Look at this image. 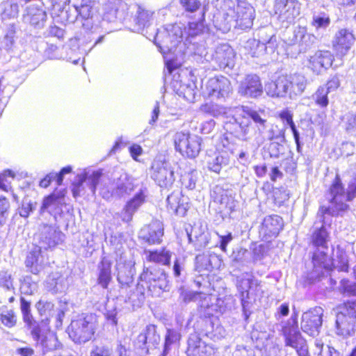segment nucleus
<instances>
[{
	"mask_svg": "<svg viewBox=\"0 0 356 356\" xmlns=\"http://www.w3.org/2000/svg\"><path fill=\"white\" fill-rule=\"evenodd\" d=\"M355 197L356 173L350 181L346 193L339 175H337L327 195L330 206L328 207H321L318 211V216L323 218L325 213H329L332 216L338 215L340 212L348 209L349 207L346 202L352 200Z\"/></svg>",
	"mask_w": 356,
	"mask_h": 356,
	"instance_id": "f257e3e1",
	"label": "nucleus"
},
{
	"mask_svg": "<svg viewBox=\"0 0 356 356\" xmlns=\"http://www.w3.org/2000/svg\"><path fill=\"white\" fill-rule=\"evenodd\" d=\"M264 110L256 111L248 106H243L240 113L234 119L233 122L226 124L227 129H231V126L234 128L235 135L243 140L250 139V119L257 124L259 131H261V127H266V119Z\"/></svg>",
	"mask_w": 356,
	"mask_h": 356,
	"instance_id": "f03ea898",
	"label": "nucleus"
},
{
	"mask_svg": "<svg viewBox=\"0 0 356 356\" xmlns=\"http://www.w3.org/2000/svg\"><path fill=\"white\" fill-rule=\"evenodd\" d=\"M356 332V305L353 302L345 303L339 307L336 315L335 333L343 338L355 335Z\"/></svg>",
	"mask_w": 356,
	"mask_h": 356,
	"instance_id": "7ed1b4c3",
	"label": "nucleus"
},
{
	"mask_svg": "<svg viewBox=\"0 0 356 356\" xmlns=\"http://www.w3.org/2000/svg\"><path fill=\"white\" fill-rule=\"evenodd\" d=\"M140 280L145 282L147 292L152 296H159L165 291L168 290V281L164 270L156 267H147L143 269Z\"/></svg>",
	"mask_w": 356,
	"mask_h": 356,
	"instance_id": "20e7f679",
	"label": "nucleus"
},
{
	"mask_svg": "<svg viewBox=\"0 0 356 356\" xmlns=\"http://www.w3.org/2000/svg\"><path fill=\"white\" fill-rule=\"evenodd\" d=\"M328 241L329 234L325 226L322 225L321 227L316 228L312 236V244L316 248L312 258L315 266H318L325 269L330 268V259L326 252Z\"/></svg>",
	"mask_w": 356,
	"mask_h": 356,
	"instance_id": "39448f33",
	"label": "nucleus"
},
{
	"mask_svg": "<svg viewBox=\"0 0 356 356\" xmlns=\"http://www.w3.org/2000/svg\"><path fill=\"white\" fill-rule=\"evenodd\" d=\"M174 143L177 151L188 158H195L198 156L202 147V138L188 132H177L174 136Z\"/></svg>",
	"mask_w": 356,
	"mask_h": 356,
	"instance_id": "423d86ee",
	"label": "nucleus"
},
{
	"mask_svg": "<svg viewBox=\"0 0 356 356\" xmlns=\"http://www.w3.org/2000/svg\"><path fill=\"white\" fill-rule=\"evenodd\" d=\"M286 346L296 349L298 356H309L306 341L298 330L296 316H291L286 325L282 327Z\"/></svg>",
	"mask_w": 356,
	"mask_h": 356,
	"instance_id": "0eeeda50",
	"label": "nucleus"
},
{
	"mask_svg": "<svg viewBox=\"0 0 356 356\" xmlns=\"http://www.w3.org/2000/svg\"><path fill=\"white\" fill-rule=\"evenodd\" d=\"M231 92V83L223 76L209 79L203 88L204 95L212 100H224Z\"/></svg>",
	"mask_w": 356,
	"mask_h": 356,
	"instance_id": "6e6552de",
	"label": "nucleus"
},
{
	"mask_svg": "<svg viewBox=\"0 0 356 356\" xmlns=\"http://www.w3.org/2000/svg\"><path fill=\"white\" fill-rule=\"evenodd\" d=\"M92 317H85L71 322L67 328L70 337L75 343H86L91 339L95 333Z\"/></svg>",
	"mask_w": 356,
	"mask_h": 356,
	"instance_id": "1a4fd4ad",
	"label": "nucleus"
},
{
	"mask_svg": "<svg viewBox=\"0 0 356 356\" xmlns=\"http://www.w3.org/2000/svg\"><path fill=\"white\" fill-rule=\"evenodd\" d=\"M223 149L216 153L213 156H209L207 160L208 168L210 170L219 173L221 169L228 166L234 154V145L230 144L227 138L222 140Z\"/></svg>",
	"mask_w": 356,
	"mask_h": 356,
	"instance_id": "9d476101",
	"label": "nucleus"
},
{
	"mask_svg": "<svg viewBox=\"0 0 356 356\" xmlns=\"http://www.w3.org/2000/svg\"><path fill=\"white\" fill-rule=\"evenodd\" d=\"M152 178L161 188H170L175 180L173 168L168 162L155 161L152 164Z\"/></svg>",
	"mask_w": 356,
	"mask_h": 356,
	"instance_id": "9b49d317",
	"label": "nucleus"
},
{
	"mask_svg": "<svg viewBox=\"0 0 356 356\" xmlns=\"http://www.w3.org/2000/svg\"><path fill=\"white\" fill-rule=\"evenodd\" d=\"M323 309L317 307L304 312L302 315L301 329L310 336L318 334L322 325Z\"/></svg>",
	"mask_w": 356,
	"mask_h": 356,
	"instance_id": "f8f14e48",
	"label": "nucleus"
},
{
	"mask_svg": "<svg viewBox=\"0 0 356 356\" xmlns=\"http://www.w3.org/2000/svg\"><path fill=\"white\" fill-rule=\"evenodd\" d=\"M238 92L243 97L257 98L263 93V87L259 77L256 74L245 76L239 83Z\"/></svg>",
	"mask_w": 356,
	"mask_h": 356,
	"instance_id": "ddd939ff",
	"label": "nucleus"
},
{
	"mask_svg": "<svg viewBox=\"0 0 356 356\" xmlns=\"http://www.w3.org/2000/svg\"><path fill=\"white\" fill-rule=\"evenodd\" d=\"M274 8L282 22H291L299 13L297 0H275Z\"/></svg>",
	"mask_w": 356,
	"mask_h": 356,
	"instance_id": "4468645a",
	"label": "nucleus"
},
{
	"mask_svg": "<svg viewBox=\"0 0 356 356\" xmlns=\"http://www.w3.org/2000/svg\"><path fill=\"white\" fill-rule=\"evenodd\" d=\"M101 176L102 172L100 171L92 172L90 175L84 172L77 175V179L73 184V196L76 197L81 195V193L84 190V184L88 186L92 193L95 194L97 185L99 183Z\"/></svg>",
	"mask_w": 356,
	"mask_h": 356,
	"instance_id": "2eb2a0df",
	"label": "nucleus"
},
{
	"mask_svg": "<svg viewBox=\"0 0 356 356\" xmlns=\"http://www.w3.org/2000/svg\"><path fill=\"white\" fill-rule=\"evenodd\" d=\"M333 55L329 51L319 50L309 56L308 67L314 73L320 74L332 66Z\"/></svg>",
	"mask_w": 356,
	"mask_h": 356,
	"instance_id": "dca6fc26",
	"label": "nucleus"
},
{
	"mask_svg": "<svg viewBox=\"0 0 356 356\" xmlns=\"http://www.w3.org/2000/svg\"><path fill=\"white\" fill-rule=\"evenodd\" d=\"M160 341V336L157 334L156 327L153 325H147L144 330L137 337L135 346L145 353H149V349L156 347Z\"/></svg>",
	"mask_w": 356,
	"mask_h": 356,
	"instance_id": "f3484780",
	"label": "nucleus"
},
{
	"mask_svg": "<svg viewBox=\"0 0 356 356\" xmlns=\"http://www.w3.org/2000/svg\"><path fill=\"white\" fill-rule=\"evenodd\" d=\"M26 266L33 274L39 273L48 263V259L42 247L35 246L28 254L26 259Z\"/></svg>",
	"mask_w": 356,
	"mask_h": 356,
	"instance_id": "a211bd4d",
	"label": "nucleus"
},
{
	"mask_svg": "<svg viewBox=\"0 0 356 356\" xmlns=\"http://www.w3.org/2000/svg\"><path fill=\"white\" fill-rule=\"evenodd\" d=\"M284 222L282 218L277 215L268 216L264 218L260 229V234L265 240L276 237L282 229Z\"/></svg>",
	"mask_w": 356,
	"mask_h": 356,
	"instance_id": "6ab92c4d",
	"label": "nucleus"
},
{
	"mask_svg": "<svg viewBox=\"0 0 356 356\" xmlns=\"http://www.w3.org/2000/svg\"><path fill=\"white\" fill-rule=\"evenodd\" d=\"M355 42L353 34L347 29H341L339 31L333 40V48L336 51L337 56H343L350 49Z\"/></svg>",
	"mask_w": 356,
	"mask_h": 356,
	"instance_id": "aec40b11",
	"label": "nucleus"
},
{
	"mask_svg": "<svg viewBox=\"0 0 356 356\" xmlns=\"http://www.w3.org/2000/svg\"><path fill=\"white\" fill-rule=\"evenodd\" d=\"M167 208L170 213L184 216L189 208L188 197L180 191H174L167 197Z\"/></svg>",
	"mask_w": 356,
	"mask_h": 356,
	"instance_id": "412c9836",
	"label": "nucleus"
},
{
	"mask_svg": "<svg viewBox=\"0 0 356 356\" xmlns=\"http://www.w3.org/2000/svg\"><path fill=\"white\" fill-rule=\"evenodd\" d=\"M163 235V227L159 220L152 221L144 226L139 232V237L148 244L160 243Z\"/></svg>",
	"mask_w": 356,
	"mask_h": 356,
	"instance_id": "4be33fe9",
	"label": "nucleus"
},
{
	"mask_svg": "<svg viewBox=\"0 0 356 356\" xmlns=\"http://www.w3.org/2000/svg\"><path fill=\"white\" fill-rule=\"evenodd\" d=\"M180 298L181 300L188 303L190 302H198V304L201 308H204L208 310L206 312L207 315H212V311L213 305H209V302L211 300V296L202 293H198L193 291L182 290L180 293Z\"/></svg>",
	"mask_w": 356,
	"mask_h": 356,
	"instance_id": "5701e85b",
	"label": "nucleus"
},
{
	"mask_svg": "<svg viewBox=\"0 0 356 356\" xmlns=\"http://www.w3.org/2000/svg\"><path fill=\"white\" fill-rule=\"evenodd\" d=\"M289 75H282L277 79L266 85L267 94L273 97H289Z\"/></svg>",
	"mask_w": 356,
	"mask_h": 356,
	"instance_id": "b1692460",
	"label": "nucleus"
},
{
	"mask_svg": "<svg viewBox=\"0 0 356 356\" xmlns=\"http://www.w3.org/2000/svg\"><path fill=\"white\" fill-rule=\"evenodd\" d=\"M138 185V181L136 179L123 172L115 181L113 191L117 195L123 197L130 195Z\"/></svg>",
	"mask_w": 356,
	"mask_h": 356,
	"instance_id": "393cba45",
	"label": "nucleus"
},
{
	"mask_svg": "<svg viewBox=\"0 0 356 356\" xmlns=\"http://www.w3.org/2000/svg\"><path fill=\"white\" fill-rule=\"evenodd\" d=\"M145 195L142 189L130 200H129L122 211L120 216L122 221L129 222L131 221L135 212L140 208V207L145 202Z\"/></svg>",
	"mask_w": 356,
	"mask_h": 356,
	"instance_id": "a878e982",
	"label": "nucleus"
},
{
	"mask_svg": "<svg viewBox=\"0 0 356 356\" xmlns=\"http://www.w3.org/2000/svg\"><path fill=\"white\" fill-rule=\"evenodd\" d=\"M289 98L291 99H296L301 95L307 85V79L300 74H289Z\"/></svg>",
	"mask_w": 356,
	"mask_h": 356,
	"instance_id": "bb28decb",
	"label": "nucleus"
},
{
	"mask_svg": "<svg viewBox=\"0 0 356 356\" xmlns=\"http://www.w3.org/2000/svg\"><path fill=\"white\" fill-rule=\"evenodd\" d=\"M234 56V49L227 44H222L216 48V58L225 66L229 67L233 64Z\"/></svg>",
	"mask_w": 356,
	"mask_h": 356,
	"instance_id": "cd10ccee",
	"label": "nucleus"
},
{
	"mask_svg": "<svg viewBox=\"0 0 356 356\" xmlns=\"http://www.w3.org/2000/svg\"><path fill=\"white\" fill-rule=\"evenodd\" d=\"M111 265V261L108 258L104 257L98 266L99 270L98 282L104 289L107 288L112 278Z\"/></svg>",
	"mask_w": 356,
	"mask_h": 356,
	"instance_id": "c85d7f7f",
	"label": "nucleus"
},
{
	"mask_svg": "<svg viewBox=\"0 0 356 356\" xmlns=\"http://www.w3.org/2000/svg\"><path fill=\"white\" fill-rule=\"evenodd\" d=\"M146 259L147 261L163 265H169L171 258V253L165 249L161 250L150 251L145 250Z\"/></svg>",
	"mask_w": 356,
	"mask_h": 356,
	"instance_id": "c756f323",
	"label": "nucleus"
},
{
	"mask_svg": "<svg viewBox=\"0 0 356 356\" xmlns=\"http://www.w3.org/2000/svg\"><path fill=\"white\" fill-rule=\"evenodd\" d=\"M236 14V21L253 22L254 19V9L252 6L246 3L245 1L238 2Z\"/></svg>",
	"mask_w": 356,
	"mask_h": 356,
	"instance_id": "7c9ffc66",
	"label": "nucleus"
},
{
	"mask_svg": "<svg viewBox=\"0 0 356 356\" xmlns=\"http://www.w3.org/2000/svg\"><path fill=\"white\" fill-rule=\"evenodd\" d=\"M24 20L29 22H43L47 20V14L40 6H30L26 8Z\"/></svg>",
	"mask_w": 356,
	"mask_h": 356,
	"instance_id": "2f4dec72",
	"label": "nucleus"
},
{
	"mask_svg": "<svg viewBox=\"0 0 356 356\" xmlns=\"http://www.w3.org/2000/svg\"><path fill=\"white\" fill-rule=\"evenodd\" d=\"M47 287L53 293L61 292L65 289V279L59 273H53L47 280Z\"/></svg>",
	"mask_w": 356,
	"mask_h": 356,
	"instance_id": "473e14b6",
	"label": "nucleus"
},
{
	"mask_svg": "<svg viewBox=\"0 0 356 356\" xmlns=\"http://www.w3.org/2000/svg\"><path fill=\"white\" fill-rule=\"evenodd\" d=\"M285 127H280L277 124H270L265 131L263 139L284 143L285 141Z\"/></svg>",
	"mask_w": 356,
	"mask_h": 356,
	"instance_id": "72a5a7b5",
	"label": "nucleus"
},
{
	"mask_svg": "<svg viewBox=\"0 0 356 356\" xmlns=\"http://www.w3.org/2000/svg\"><path fill=\"white\" fill-rule=\"evenodd\" d=\"M200 111L204 113L218 118L227 114V108L213 102H209L202 104L200 106Z\"/></svg>",
	"mask_w": 356,
	"mask_h": 356,
	"instance_id": "f704fd0d",
	"label": "nucleus"
},
{
	"mask_svg": "<svg viewBox=\"0 0 356 356\" xmlns=\"http://www.w3.org/2000/svg\"><path fill=\"white\" fill-rule=\"evenodd\" d=\"M203 346L206 345L197 334H191L188 340L187 356H200Z\"/></svg>",
	"mask_w": 356,
	"mask_h": 356,
	"instance_id": "c9c22d12",
	"label": "nucleus"
},
{
	"mask_svg": "<svg viewBox=\"0 0 356 356\" xmlns=\"http://www.w3.org/2000/svg\"><path fill=\"white\" fill-rule=\"evenodd\" d=\"M60 199L55 195H50L44 200L42 205L40 208V212L44 213V211H47L50 213H58L60 211Z\"/></svg>",
	"mask_w": 356,
	"mask_h": 356,
	"instance_id": "e433bc0d",
	"label": "nucleus"
},
{
	"mask_svg": "<svg viewBox=\"0 0 356 356\" xmlns=\"http://www.w3.org/2000/svg\"><path fill=\"white\" fill-rule=\"evenodd\" d=\"M312 38L314 39V36L305 33V30H300V29L297 33L294 31V38L292 40L291 45L296 46V43L299 42L298 52H305L309 47V44H307V42L310 41Z\"/></svg>",
	"mask_w": 356,
	"mask_h": 356,
	"instance_id": "4c0bfd02",
	"label": "nucleus"
},
{
	"mask_svg": "<svg viewBox=\"0 0 356 356\" xmlns=\"http://www.w3.org/2000/svg\"><path fill=\"white\" fill-rule=\"evenodd\" d=\"M37 203L33 202L28 197H24L17 209L19 216L24 218H27L36 209Z\"/></svg>",
	"mask_w": 356,
	"mask_h": 356,
	"instance_id": "58836bf2",
	"label": "nucleus"
},
{
	"mask_svg": "<svg viewBox=\"0 0 356 356\" xmlns=\"http://www.w3.org/2000/svg\"><path fill=\"white\" fill-rule=\"evenodd\" d=\"M253 284H257V280L250 279L249 277L241 278L240 280H238L237 288L241 293V301L243 304L244 299L249 298V290L252 288Z\"/></svg>",
	"mask_w": 356,
	"mask_h": 356,
	"instance_id": "ea45409f",
	"label": "nucleus"
},
{
	"mask_svg": "<svg viewBox=\"0 0 356 356\" xmlns=\"http://www.w3.org/2000/svg\"><path fill=\"white\" fill-rule=\"evenodd\" d=\"M0 286L6 290L10 294L8 302L11 303L15 300V288L13 287L11 275L8 273L0 274Z\"/></svg>",
	"mask_w": 356,
	"mask_h": 356,
	"instance_id": "a19ab883",
	"label": "nucleus"
},
{
	"mask_svg": "<svg viewBox=\"0 0 356 356\" xmlns=\"http://www.w3.org/2000/svg\"><path fill=\"white\" fill-rule=\"evenodd\" d=\"M18 12V6L17 3L6 2L3 4L1 19L3 21L13 19L17 16Z\"/></svg>",
	"mask_w": 356,
	"mask_h": 356,
	"instance_id": "79ce46f5",
	"label": "nucleus"
},
{
	"mask_svg": "<svg viewBox=\"0 0 356 356\" xmlns=\"http://www.w3.org/2000/svg\"><path fill=\"white\" fill-rule=\"evenodd\" d=\"M332 264L339 271H348V264L346 253L338 250L337 252L336 258L333 259Z\"/></svg>",
	"mask_w": 356,
	"mask_h": 356,
	"instance_id": "37998d69",
	"label": "nucleus"
},
{
	"mask_svg": "<svg viewBox=\"0 0 356 356\" xmlns=\"http://www.w3.org/2000/svg\"><path fill=\"white\" fill-rule=\"evenodd\" d=\"M44 229V234L47 235L42 237V243H44L42 248L46 250L47 248H50L56 245L57 234L51 227H46Z\"/></svg>",
	"mask_w": 356,
	"mask_h": 356,
	"instance_id": "c03bdc74",
	"label": "nucleus"
},
{
	"mask_svg": "<svg viewBox=\"0 0 356 356\" xmlns=\"http://www.w3.org/2000/svg\"><path fill=\"white\" fill-rule=\"evenodd\" d=\"M328 93L329 92L327 89H326L324 86H321L318 88L315 94L313 95V98L318 105L322 107H325L328 104Z\"/></svg>",
	"mask_w": 356,
	"mask_h": 356,
	"instance_id": "a18cd8bd",
	"label": "nucleus"
},
{
	"mask_svg": "<svg viewBox=\"0 0 356 356\" xmlns=\"http://www.w3.org/2000/svg\"><path fill=\"white\" fill-rule=\"evenodd\" d=\"M178 93L179 95H182L187 101L193 102L196 95L194 84L181 86L178 90Z\"/></svg>",
	"mask_w": 356,
	"mask_h": 356,
	"instance_id": "49530a36",
	"label": "nucleus"
},
{
	"mask_svg": "<svg viewBox=\"0 0 356 356\" xmlns=\"http://www.w3.org/2000/svg\"><path fill=\"white\" fill-rule=\"evenodd\" d=\"M316 347L319 350L318 355L321 356H339L340 353L339 351L335 350L334 348L329 346L324 347L323 342L321 340H316Z\"/></svg>",
	"mask_w": 356,
	"mask_h": 356,
	"instance_id": "de8ad7c7",
	"label": "nucleus"
},
{
	"mask_svg": "<svg viewBox=\"0 0 356 356\" xmlns=\"http://www.w3.org/2000/svg\"><path fill=\"white\" fill-rule=\"evenodd\" d=\"M42 346L47 350L56 349L59 346L56 337L52 334H48L44 338L41 339Z\"/></svg>",
	"mask_w": 356,
	"mask_h": 356,
	"instance_id": "09e8293b",
	"label": "nucleus"
},
{
	"mask_svg": "<svg viewBox=\"0 0 356 356\" xmlns=\"http://www.w3.org/2000/svg\"><path fill=\"white\" fill-rule=\"evenodd\" d=\"M339 291L343 294L356 296V283L350 282L348 280L342 279L340 282Z\"/></svg>",
	"mask_w": 356,
	"mask_h": 356,
	"instance_id": "8fccbe9b",
	"label": "nucleus"
},
{
	"mask_svg": "<svg viewBox=\"0 0 356 356\" xmlns=\"http://www.w3.org/2000/svg\"><path fill=\"white\" fill-rule=\"evenodd\" d=\"M133 272L131 269L120 270L118 272V280L122 286H128L133 282Z\"/></svg>",
	"mask_w": 356,
	"mask_h": 356,
	"instance_id": "3c124183",
	"label": "nucleus"
},
{
	"mask_svg": "<svg viewBox=\"0 0 356 356\" xmlns=\"http://www.w3.org/2000/svg\"><path fill=\"white\" fill-rule=\"evenodd\" d=\"M179 3L188 13H195L201 6V2L199 0H179Z\"/></svg>",
	"mask_w": 356,
	"mask_h": 356,
	"instance_id": "603ef678",
	"label": "nucleus"
},
{
	"mask_svg": "<svg viewBox=\"0 0 356 356\" xmlns=\"http://www.w3.org/2000/svg\"><path fill=\"white\" fill-rule=\"evenodd\" d=\"M343 122L345 129L347 131H350L356 129V111L348 112L343 118Z\"/></svg>",
	"mask_w": 356,
	"mask_h": 356,
	"instance_id": "864d4df0",
	"label": "nucleus"
},
{
	"mask_svg": "<svg viewBox=\"0 0 356 356\" xmlns=\"http://www.w3.org/2000/svg\"><path fill=\"white\" fill-rule=\"evenodd\" d=\"M153 15V12L146 10L140 6H138V22H149V21L154 20Z\"/></svg>",
	"mask_w": 356,
	"mask_h": 356,
	"instance_id": "5fc2aeb1",
	"label": "nucleus"
},
{
	"mask_svg": "<svg viewBox=\"0 0 356 356\" xmlns=\"http://www.w3.org/2000/svg\"><path fill=\"white\" fill-rule=\"evenodd\" d=\"M1 323L8 327H12L17 323V317L13 311H8L6 314L0 315Z\"/></svg>",
	"mask_w": 356,
	"mask_h": 356,
	"instance_id": "6e6d98bb",
	"label": "nucleus"
},
{
	"mask_svg": "<svg viewBox=\"0 0 356 356\" xmlns=\"http://www.w3.org/2000/svg\"><path fill=\"white\" fill-rule=\"evenodd\" d=\"M282 149V145H281V142L278 140L270 141L266 147V150L272 158H278Z\"/></svg>",
	"mask_w": 356,
	"mask_h": 356,
	"instance_id": "4d7b16f0",
	"label": "nucleus"
},
{
	"mask_svg": "<svg viewBox=\"0 0 356 356\" xmlns=\"http://www.w3.org/2000/svg\"><path fill=\"white\" fill-rule=\"evenodd\" d=\"M90 356H112L111 348L105 345L95 346Z\"/></svg>",
	"mask_w": 356,
	"mask_h": 356,
	"instance_id": "13d9d810",
	"label": "nucleus"
},
{
	"mask_svg": "<svg viewBox=\"0 0 356 356\" xmlns=\"http://www.w3.org/2000/svg\"><path fill=\"white\" fill-rule=\"evenodd\" d=\"M21 310L24 321L28 324H31L32 316L30 314V303L24 298H21Z\"/></svg>",
	"mask_w": 356,
	"mask_h": 356,
	"instance_id": "bf43d9fd",
	"label": "nucleus"
},
{
	"mask_svg": "<svg viewBox=\"0 0 356 356\" xmlns=\"http://www.w3.org/2000/svg\"><path fill=\"white\" fill-rule=\"evenodd\" d=\"M90 0H81L80 6L74 5V7L77 12L80 15H83V18H86L89 16V10L91 6L89 5Z\"/></svg>",
	"mask_w": 356,
	"mask_h": 356,
	"instance_id": "052dcab7",
	"label": "nucleus"
},
{
	"mask_svg": "<svg viewBox=\"0 0 356 356\" xmlns=\"http://www.w3.org/2000/svg\"><path fill=\"white\" fill-rule=\"evenodd\" d=\"M217 235L220 238V248L222 251L226 252L228 243H230L233 239L232 234L229 232L226 235H220L219 234H217Z\"/></svg>",
	"mask_w": 356,
	"mask_h": 356,
	"instance_id": "680f3d73",
	"label": "nucleus"
},
{
	"mask_svg": "<svg viewBox=\"0 0 356 356\" xmlns=\"http://www.w3.org/2000/svg\"><path fill=\"white\" fill-rule=\"evenodd\" d=\"M279 117L283 122L289 125V127L295 124L293 120V113L287 109L282 111L279 114Z\"/></svg>",
	"mask_w": 356,
	"mask_h": 356,
	"instance_id": "e2e57ef3",
	"label": "nucleus"
},
{
	"mask_svg": "<svg viewBox=\"0 0 356 356\" xmlns=\"http://www.w3.org/2000/svg\"><path fill=\"white\" fill-rule=\"evenodd\" d=\"M188 35L195 36L202 33L204 29V24H188Z\"/></svg>",
	"mask_w": 356,
	"mask_h": 356,
	"instance_id": "0e129e2a",
	"label": "nucleus"
},
{
	"mask_svg": "<svg viewBox=\"0 0 356 356\" xmlns=\"http://www.w3.org/2000/svg\"><path fill=\"white\" fill-rule=\"evenodd\" d=\"M146 289H147L145 282L138 283L136 289V296L138 297V301L143 302L145 299V293Z\"/></svg>",
	"mask_w": 356,
	"mask_h": 356,
	"instance_id": "69168bd1",
	"label": "nucleus"
},
{
	"mask_svg": "<svg viewBox=\"0 0 356 356\" xmlns=\"http://www.w3.org/2000/svg\"><path fill=\"white\" fill-rule=\"evenodd\" d=\"M197 268L199 271H201L202 269H208V262L209 259L207 256L204 255H197L195 258Z\"/></svg>",
	"mask_w": 356,
	"mask_h": 356,
	"instance_id": "338daca9",
	"label": "nucleus"
},
{
	"mask_svg": "<svg viewBox=\"0 0 356 356\" xmlns=\"http://www.w3.org/2000/svg\"><path fill=\"white\" fill-rule=\"evenodd\" d=\"M340 85V81L338 76H334L332 77L327 83V86L325 87L327 89L328 92L331 91H334L339 88Z\"/></svg>",
	"mask_w": 356,
	"mask_h": 356,
	"instance_id": "774afa93",
	"label": "nucleus"
}]
</instances>
